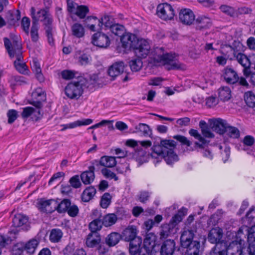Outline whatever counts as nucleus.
I'll list each match as a JSON object with an SVG mask.
<instances>
[{
    "label": "nucleus",
    "instance_id": "obj_34",
    "mask_svg": "<svg viewBox=\"0 0 255 255\" xmlns=\"http://www.w3.org/2000/svg\"><path fill=\"white\" fill-rule=\"evenodd\" d=\"M70 204L71 202L68 199H64L59 203H57L56 201V204L54 206V210H56L60 213H64L67 211Z\"/></svg>",
    "mask_w": 255,
    "mask_h": 255
},
{
    "label": "nucleus",
    "instance_id": "obj_52",
    "mask_svg": "<svg viewBox=\"0 0 255 255\" xmlns=\"http://www.w3.org/2000/svg\"><path fill=\"white\" fill-rule=\"evenodd\" d=\"M102 225L103 224L100 220L95 219L89 224V229L91 231V233H97V231L101 230Z\"/></svg>",
    "mask_w": 255,
    "mask_h": 255
},
{
    "label": "nucleus",
    "instance_id": "obj_2",
    "mask_svg": "<svg viewBox=\"0 0 255 255\" xmlns=\"http://www.w3.org/2000/svg\"><path fill=\"white\" fill-rule=\"evenodd\" d=\"M175 144H153L151 147L150 156L154 158H164L168 164L178 161V157L174 151Z\"/></svg>",
    "mask_w": 255,
    "mask_h": 255
},
{
    "label": "nucleus",
    "instance_id": "obj_53",
    "mask_svg": "<svg viewBox=\"0 0 255 255\" xmlns=\"http://www.w3.org/2000/svg\"><path fill=\"white\" fill-rule=\"evenodd\" d=\"M30 36L32 41L37 42L39 38L38 25L35 23H32L30 30Z\"/></svg>",
    "mask_w": 255,
    "mask_h": 255
},
{
    "label": "nucleus",
    "instance_id": "obj_20",
    "mask_svg": "<svg viewBox=\"0 0 255 255\" xmlns=\"http://www.w3.org/2000/svg\"><path fill=\"white\" fill-rule=\"evenodd\" d=\"M86 26L92 31H99L101 29L102 23L100 19L90 16L86 19Z\"/></svg>",
    "mask_w": 255,
    "mask_h": 255
},
{
    "label": "nucleus",
    "instance_id": "obj_54",
    "mask_svg": "<svg viewBox=\"0 0 255 255\" xmlns=\"http://www.w3.org/2000/svg\"><path fill=\"white\" fill-rule=\"evenodd\" d=\"M31 67L37 75V78L39 80L43 79L42 76L41 74V68L39 62L36 60L33 59L31 63Z\"/></svg>",
    "mask_w": 255,
    "mask_h": 255
},
{
    "label": "nucleus",
    "instance_id": "obj_12",
    "mask_svg": "<svg viewBox=\"0 0 255 255\" xmlns=\"http://www.w3.org/2000/svg\"><path fill=\"white\" fill-rule=\"evenodd\" d=\"M234 57L238 62L244 67V74L246 76H249L250 74V68L251 62L249 58L244 54L239 52L234 54Z\"/></svg>",
    "mask_w": 255,
    "mask_h": 255
},
{
    "label": "nucleus",
    "instance_id": "obj_33",
    "mask_svg": "<svg viewBox=\"0 0 255 255\" xmlns=\"http://www.w3.org/2000/svg\"><path fill=\"white\" fill-rule=\"evenodd\" d=\"M174 225L170 224H163L161 227L160 232V238L165 239L169 236L174 230Z\"/></svg>",
    "mask_w": 255,
    "mask_h": 255
},
{
    "label": "nucleus",
    "instance_id": "obj_63",
    "mask_svg": "<svg viewBox=\"0 0 255 255\" xmlns=\"http://www.w3.org/2000/svg\"><path fill=\"white\" fill-rule=\"evenodd\" d=\"M220 10L224 13L233 16L235 14V10L234 8L227 5H222L220 7Z\"/></svg>",
    "mask_w": 255,
    "mask_h": 255
},
{
    "label": "nucleus",
    "instance_id": "obj_43",
    "mask_svg": "<svg viewBox=\"0 0 255 255\" xmlns=\"http://www.w3.org/2000/svg\"><path fill=\"white\" fill-rule=\"evenodd\" d=\"M117 221V217L115 214H109L103 218L102 224L106 227L115 224Z\"/></svg>",
    "mask_w": 255,
    "mask_h": 255
},
{
    "label": "nucleus",
    "instance_id": "obj_38",
    "mask_svg": "<svg viewBox=\"0 0 255 255\" xmlns=\"http://www.w3.org/2000/svg\"><path fill=\"white\" fill-rule=\"evenodd\" d=\"M96 190L94 187H87L82 195V200L84 202L89 201L95 195Z\"/></svg>",
    "mask_w": 255,
    "mask_h": 255
},
{
    "label": "nucleus",
    "instance_id": "obj_40",
    "mask_svg": "<svg viewBox=\"0 0 255 255\" xmlns=\"http://www.w3.org/2000/svg\"><path fill=\"white\" fill-rule=\"evenodd\" d=\"M225 243H218L212 250L210 255H226Z\"/></svg>",
    "mask_w": 255,
    "mask_h": 255
},
{
    "label": "nucleus",
    "instance_id": "obj_19",
    "mask_svg": "<svg viewBox=\"0 0 255 255\" xmlns=\"http://www.w3.org/2000/svg\"><path fill=\"white\" fill-rule=\"evenodd\" d=\"M180 21L186 24H190L195 19V15L190 9H181L179 13Z\"/></svg>",
    "mask_w": 255,
    "mask_h": 255
},
{
    "label": "nucleus",
    "instance_id": "obj_49",
    "mask_svg": "<svg viewBox=\"0 0 255 255\" xmlns=\"http://www.w3.org/2000/svg\"><path fill=\"white\" fill-rule=\"evenodd\" d=\"M62 236L63 233L60 229H52L50 235V240L52 242H58L60 240Z\"/></svg>",
    "mask_w": 255,
    "mask_h": 255
},
{
    "label": "nucleus",
    "instance_id": "obj_7",
    "mask_svg": "<svg viewBox=\"0 0 255 255\" xmlns=\"http://www.w3.org/2000/svg\"><path fill=\"white\" fill-rule=\"evenodd\" d=\"M31 16L32 18V23L38 24V21H43L44 24L49 25L52 22V19L48 12L44 9H40L36 12L34 7L30 8Z\"/></svg>",
    "mask_w": 255,
    "mask_h": 255
},
{
    "label": "nucleus",
    "instance_id": "obj_28",
    "mask_svg": "<svg viewBox=\"0 0 255 255\" xmlns=\"http://www.w3.org/2000/svg\"><path fill=\"white\" fill-rule=\"evenodd\" d=\"M93 120L91 119H83L82 120H78L73 123L63 125V128L62 129V130H64L67 128H73L82 126L89 125L93 123Z\"/></svg>",
    "mask_w": 255,
    "mask_h": 255
},
{
    "label": "nucleus",
    "instance_id": "obj_64",
    "mask_svg": "<svg viewBox=\"0 0 255 255\" xmlns=\"http://www.w3.org/2000/svg\"><path fill=\"white\" fill-rule=\"evenodd\" d=\"M101 22L102 23V26L104 25L106 27L110 28L113 23L112 18L109 15H104L101 19Z\"/></svg>",
    "mask_w": 255,
    "mask_h": 255
},
{
    "label": "nucleus",
    "instance_id": "obj_26",
    "mask_svg": "<svg viewBox=\"0 0 255 255\" xmlns=\"http://www.w3.org/2000/svg\"><path fill=\"white\" fill-rule=\"evenodd\" d=\"M137 229L134 226H130L125 229L123 232V237L126 241L130 242L137 238Z\"/></svg>",
    "mask_w": 255,
    "mask_h": 255
},
{
    "label": "nucleus",
    "instance_id": "obj_46",
    "mask_svg": "<svg viewBox=\"0 0 255 255\" xmlns=\"http://www.w3.org/2000/svg\"><path fill=\"white\" fill-rule=\"evenodd\" d=\"M244 100L247 105L250 107H255V95L251 92L248 91L245 93Z\"/></svg>",
    "mask_w": 255,
    "mask_h": 255
},
{
    "label": "nucleus",
    "instance_id": "obj_58",
    "mask_svg": "<svg viewBox=\"0 0 255 255\" xmlns=\"http://www.w3.org/2000/svg\"><path fill=\"white\" fill-rule=\"evenodd\" d=\"M20 18V13L18 11L12 13H9L8 15V20L10 24H15Z\"/></svg>",
    "mask_w": 255,
    "mask_h": 255
},
{
    "label": "nucleus",
    "instance_id": "obj_1",
    "mask_svg": "<svg viewBox=\"0 0 255 255\" xmlns=\"http://www.w3.org/2000/svg\"><path fill=\"white\" fill-rule=\"evenodd\" d=\"M4 44L9 56L11 58H16V60L14 62V65L16 69L21 74H27V66L22 60V56L21 45L17 42H13L11 44L9 40L7 38H4Z\"/></svg>",
    "mask_w": 255,
    "mask_h": 255
},
{
    "label": "nucleus",
    "instance_id": "obj_22",
    "mask_svg": "<svg viewBox=\"0 0 255 255\" xmlns=\"http://www.w3.org/2000/svg\"><path fill=\"white\" fill-rule=\"evenodd\" d=\"M175 245V242L172 240L165 241L161 248V255H172L174 252Z\"/></svg>",
    "mask_w": 255,
    "mask_h": 255
},
{
    "label": "nucleus",
    "instance_id": "obj_44",
    "mask_svg": "<svg viewBox=\"0 0 255 255\" xmlns=\"http://www.w3.org/2000/svg\"><path fill=\"white\" fill-rule=\"evenodd\" d=\"M156 237L153 234H147L145 239L144 240V246L145 248H153L155 245Z\"/></svg>",
    "mask_w": 255,
    "mask_h": 255
},
{
    "label": "nucleus",
    "instance_id": "obj_10",
    "mask_svg": "<svg viewBox=\"0 0 255 255\" xmlns=\"http://www.w3.org/2000/svg\"><path fill=\"white\" fill-rule=\"evenodd\" d=\"M111 38L107 34L98 32L92 36V43L101 48H107L111 44Z\"/></svg>",
    "mask_w": 255,
    "mask_h": 255
},
{
    "label": "nucleus",
    "instance_id": "obj_41",
    "mask_svg": "<svg viewBox=\"0 0 255 255\" xmlns=\"http://www.w3.org/2000/svg\"><path fill=\"white\" fill-rule=\"evenodd\" d=\"M136 132H141L145 136L151 137L152 130L149 126L145 124L140 123L135 126Z\"/></svg>",
    "mask_w": 255,
    "mask_h": 255
},
{
    "label": "nucleus",
    "instance_id": "obj_5",
    "mask_svg": "<svg viewBox=\"0 0 255 255\" xmlns=\"http://www.w3.org/2000/svg\"><path fill=\"white\" fill-rule=\"evenodd\" d=\"M243 234V230L240 228L236 234V239L233 241L226 249V255H243L244 241L242 240L241 235Z\"/></svg>",
    "mask_w": 255,
    "mask_h": 255
},
{
    "label": "nucleus",
    "instance_id": "obj_61",
    "mask_svg": "<svg viewBox=\"0 0 255 255\" xmlns=\"http://www.w3.org/2000/svg\"><path fill=\"white\" fill-rule=\"evenodd\" d=\"M75 75L76 73L74 71L69 70H63L61 73L62 78L66 80L73 78Z\"/></svg>",
    "mask_w": 255,
    "mask_h": 255
},
{
    "label": "nucleus",
    "instance_id": "obj_51",
    "mask_svg": "<svg viewBox=\"0 0 255 255\" xmlns=\"http://www.w3.org/2000/svg\"><path fill=\"white\" fill-rule=\"evenodd\" d=\"M89 12V8L85 5H78L76 10L73 12L80 18H84Z\"/></svg>",
    "mask_w": 255,
    "mask_h": 255
},
{
    "label": "nucleus",
    "instance_id": "obj_21",
    "mask_svg": "<svg viewBox=\"0 0 255 255\" xmlns=\"http://www.w3.org/2000/svg\"><path fill=\"white\" fill-rule=\"evenodd\" d=\"M56 204V201L53 199L44 200L40 199L38 201V208L43 212H50L54 211V206Z\"/></svg>",
    "mask_w": 255,
    "mask_h": 255
},
{
    "label": "nucleus",
    "instance_id": "obj_16",
    "mask_svg": "<svg viewBox=\"0 0 255 255\" xmlns=\"http://www.w3.org/2000/svg\"><path fill=\"white\" fill-rule=\"evenodd\" d=\"M138 39L136 36L131 33H127L121 38L123 46L126 49H134Z\"/></svg>",
    "mask_w": 255,
    "mask_h": 255
},
{
    "label": "nucleus",
    "instance_id": "obj_30",
    "mask_svg": "<svg viewBox=\"0 0 255 255\" xmlns=\"http://www.w3.org/2000/svg\"><path fill=\"white\" fill-rule=\"evenodd\" d=\"M121 239V235L117 232H113L109 234L106 238V243L109 247L116 245Z\"/></svg>",
    "mask_w": 255,
    "mask_h": 255
},
{
    "label": "nucleus",
    "instance_id": "obj_39",
    "mask_svg": "<svg viewBox=\"0 0 255 255\" xmlns=\"http://www.w3.org/2000/svg\"><path fill=\"white\" fill-rule=\"evenodd\" d=\"M219 98L223 101H228L231 98V91L228 87H223L218 90Z\"/></svg>",
    "mask_w": 255,
    "mask_h": 255
},
{
    "label": "nucleus",
    "instance_id": "obj_55",
    "mask_svg": "<svg viewBox=\"0 0 255 255\" xmlns=\"http://www.w3.org/2000/svg\"><path fill=\"white\" fill-rule=\"evenodd\" d=\"M112 197L108 193H105L102 197L100 204L103 208H107L111 203Z\"/></svg>",
    "mask_w": 255,
    "mask_h": 255
},
{
    "label": "nucleus",
    "instance_id": "obj_47",
    "mask_svg": "<svg viewBox=\"0 0 255 255\" xmlns=\"http://www.w3.org/2000/svg\"><path fill=\"white\" fill-rule=\"evenodd\" d=\"M197 27L199 29L205 28L211 25V20L207 17H200L196 20Z\"/></svg>",
    "mask_w": 255,
    "mask_h": 255
},
{
    "label": "nucleus",
    "instance_id": "obj_15",
    "mask_svg": "<svg viewBox=\"0 0 255 255\" xmlns=\"http://www.w3.org/2000/svg\"><path fill=\"white\" fill-rule=\"evenodd\" d=\"M33 101L30 104L33 105L35 107L41 108L42 106V102L46 99V94L40 88H36L31 94Z\"/></svg>",
    "mask_w": 255,
    "mask_h": 255
},
{
    "label": "nucleus",
    "instance_id": "obj_23",
    "mask_svg": "<svg viewBox=\"0 0 255 255\" xmlns=\"http://www.w3.org/2000/svg\"><path fill=\"white\" fill-rule=\"evenodd\" d=\"M193 233L191 230H185L182 234L180 238L181 244L183 248L189 247L193 242L192 241L193 238Z\"/></svg>",
    "mask_w": 255,
    "mask_h": 255
},
{
    "label": "nucleus",
    "instance_id": "obj_62",
    "mask_svg": "<svg viewBox=\"0 0 255 255\" xmlns=\"http://www.w3.org/2000/svg\"><path fill=\"white\" fill-rule=\"evenodd\" d=\"M8 117V123L9 124L13 123L18 117V113L14 110H10L7 113Z\"/></svg>",
    "mask_w": 255,
    "mask_h": 255
},
{
    "label": "nucleus",
    "instance_id": "obj_3",
    "mask_svg": "<svg viewBox=\"0 0 255 255\" xmlns=\"http://www.w3.org/2000/svg\"><path fill=\"white\" fill-rule=\"evenodd\" d=\"M151 54L155 61L166 65L168 70L184 69V66L176 61L172 54H164L162 48H156Z\"/></svg>",
    "mask_w": 255,
    "mask_h": 255
},
{
    "label": "nucleus",
    "instance_id": "obj_42",
    "mask_svg": "<svg viewBox=\"0 0 255 255\" xmlns=\"http://www.w3.org/2000/svg\"><path fill=\"white\" fill-rule=\"evenodd\" d=\"M200 243L199 242H193L190 246L187 247L185 255H198L199 252Z\"/></svg>",
    "mask_w": 255,
    "mask_h": 255
},
{
    "label": "nucleus",
    "instance_id": "obj_13",
    "mask_svg": "<svg viewBox=\"0 0 255 255\" xmlns=\"http://www.w3.org/2000/svg\"><path fill=\"white\" fill-rule=\"evenodd\" d=\"M125 65L123 61H117L109 67L108 73L113 80L122 74L124 71Z\"/></svg>",
    "mask_w": 255,
    "mask_h": 255
},
{
    "label": "nucleus",
    "instance_id": "obj_36",
    "mask_svg": "<svg viewBox=\"0 0 255 255\" xmlns=\"http://www.w3.org/2000/svg\"><path fill=\"white\" fill-rule=\"evenodd\" d=\"M28 221L27 217L21 214H15L12 219V225L19 227L26 224Z\"/></svg>",
    "mask_w": 255,
    "mask_h": 255
},
{
    "label": "nucleus",
    "instance_id": "obj_11",
    "mask_svg": "<svg viewBox=\"0 0 255 255\" xmlns=\"http://www.w3.org/2000/svg\"><path fill=\"white\" fill-rule=\"evenodd\" d=\"M181 148L184 151H191L196 149L199 151L203 152L204 156L210 159L212 158V155L209 150L208 144H180Z\"/></svg>",
    "mask_w": 255,
    "mask_h": 255
},
{
    "label": "nucleus",
    "instance_id": "obj_45",
    "mask_svg": "<svg viewBox=\"0 0 255 255\" xmlns=\"http://www.w3.org/2000/svg\"><path fill=\"white\" fill-rule=\"evenodd\" d=\"M113 120H103L100 122L91 126L88 129H95L107 125L108 126L109 129L113 130L114 129V127L113 125Z\"/></svg>",
    "mask_w": 255,
    "mask_h": 255
},
{
    "label": "nucleus",
    "instance_id": "obj_29",
    "mask_svg": "<svg viewBox=\"0 0 255 255\" xmlns=\"http://www.w3.org/2000/svg\"><path fill=\"white\" fill-rule=\"evenodd\" d=\"M248 242L249 243L248 252H255V225L248 230Z\"/></svg>",
    "mask_w": 255,
    "mask_h": 255
},
{
    "label": "nucleus",
    "instance_id": "obj_32",
    "mask_svg": "<svg viewBox=\"0 0 255 255\" xmlns=\"http://www.w3.org/2000/svg\"><path fill=\"white\" fill-rule=\"evenodd\" d=\"M39 241L35 239H32L26 243L24 245H23L24 250L27 252V253L30 254H33L38 244Z\"/></svg>",
    "mask_w": 255,
    "mask_h": 255
},
{
    "label": "nucleus",
    "instance_id": "obj_57",
    "mask_svg": "<svg viewBox=\"0 0 255 255\" xmlns=\"http://www.w3.org/2000/svg\"><path fill=\"white\" fill-rule=\"evenodd\" d=\"M101 172L102 174L108 179H114L115 181L118 180V177L117 176L116 174L110 169H107V168H104L102 169L101 170Z\"/></svg>",
    "mask_w": 255,
    "mask_h": 255
},
{
    "label": "nucleus",
    "instance_id": "obj_9",
    "mask_svg": "<svg viewBox=\"0 0 255 255\" xmlns=\"http://www.w3.org/2000/svg\"><path fill=\"white\" fill-rule=\"evenodd\" d=\"M136 55L140 58H145L150 53V45L145 39L138 40L134 49Z\"/></svg>",
    "mask_w": 255,
    "mask_h": 255
},
{
    "label": "nucleus",
    "instance_id": "obj_4",
    "mask_svg": "<svg viewBox=\"0 0 255 255\" xmlns=\"http://www.w3.org/2000/svg\"><path fill=\"white\" fill-rule=\"evenodd\" d=\"M86 87H89V85H87V80L80 77L77 80L70 82L66 86L65 93L71 99H78L83 94V89Z\"/></svg>",
    "mask_w": 255,
    "mask_h": 255
},
{
    "label": "nucleus",
    "instance_id": "obj_60",
    "mask_svg": "<svg viewBox=\"0 0 255 255\" xmlns=\"http://www.w3.org/2000/svg\"><path fill=\"white\" fill-rule=\"evenodd\" d=\"M218 145V148L222 150V149H224V152H222V154H225V158L223 157V159L224 160V162H225L226 161L228 160V159L229 157L230 156V147L228 146L227 144H223V145L221 144H216Z\"/></svg>",
    "mask_w": 255,
    "mask_h": 255
},
{
    "label": "nucleus",
    "instance_id": "obj_35",
    "mask_svg": "<svg viewBox=\"0 0 255 255\" xmlns=\"http://www.w3.org/2000/svg\"><path fill=\"white\" fill-rule=\"evenodd\" d=\"M72 34L77 38L82 37L85 34V29L82 24L76 23L71 27Z\"/></svg>",
    "mask_w": 255,
    "mask_h": 255
},
{
    "label": "nucleus",
    "instance_id": "obj_31",
    "mask_svg": "<svg viewBox=\"0 0 255 255\" xmlns=\"http://www.w3.org/2000/svg\"><path fill=\"white\" fill-rule=\"evenodd\" d=\"M100 164L103 166L111 168L116 165L117 161L113 156H104L101 158Z\"/></svg>",
    "mask_w": 255,
    "mask_h": 255
},
{
    "label": "nucleus",
    "instance_id": "obj_6",
    "mask_svg": "<svg viewBox=\"0 0 255 255\" xmlns=\"http://www.w3.org/2000/svg\"><path fill=\"white\" fill-rule=\"evenodd\" d=\"M156 13L158 16L164 20H171L175 15V11L172 6L167 3L158 4L157 7Z\"/></svg>",
    "mask_w": 255,
    "mask_h": 255
},
{
    "label": "nucleus",
    "instance_id": "obj_50",
    "mask_svg": "<svg viewBox=\"0 0 255 255\" xmlns=\"http://www.w3.org/2000/svg\"><path fill=\"white\" fill-rule=\"evenodd\" d=\"M129 66L132 71L137 72L142 68V62L140 59L137 58L129 62Z\"/></svg>",
    "mask_w": 255,
    "mask_h": 255
},
{
    "label": "nucleus",
    "instance_id": "obj_37",
    "mask_svg": "<svg viewBox=\"0 0 255 255\" xmlns=\"http://www.w3.org/2000/svg\"><path fill=\"white\" fill-rule=\"evenodd\" d=\"M199 127L201 129L203 136L207 138H212L214 137V133L211 132L206 123L204 121L199 122Z\"/></svg>",
    "mask_w": 255,
    "mask_h": 255
},
{
    "label": "nucleus",
    "instance_id": "obj_14",
    "mask_svg": "<svg viewBox=\"0 0 255 255\" xmlns=\"http://www.w3.org/2000/svg\"><path fill=\"white\" fill-rule=\"evenodd\" d=\"M41 108H33L31 107H27L23 109L21 114V117L23 119H27L30 117L33 120L37 121L41 117L40 111Z\"/></svg>",
    "mask_w": 255,
    "mask_h": 255
},
{
    "label": "nucleus",
    "instance_id": "obj_24",
    "mask_svg": "<svg viewBox=\"0 0 255 255\" xmlns=\"http://www.w3.org/2000/svg\"><path fill=\"white\" fill-rule=\"evenodd\" d=\"M95 167L93 166H90L89 170L83 172L81 175V178L84 184H89L91 183L94 180Z\"/></svg>",
    "mask_w": 255,
    "mask_h": 255
},
{
    "label": "nucleus",
    "instance_id": "obj_27",
    "mask_svg": "<svg viewBox=\"0 0 255 255\" xmlns=\"http://www.w3.org/2000/svg\"><path fill=\"white\" fill-rule=\"evenodd\" d=\"M222 237V230L219 228L212 229L208 235V240L212 244L217 243Z\"/></svg>",
    "mask_w": 255,
    "mask_h": 255
},
{
    "label": "nucleus",
    "instance_id": "obj_18",
    "mask_svg": "<svg viewBox=\"0 0 255 255\" xmlns=\"http://www.w3.org/2000/svg\"><path fill=\"white\" fill-rule=\"evenodd\" d=\"M227 126L226 121L220 119L213 120L211 123V128L220 134L225 133Z\"/></svg>",
    "mask_w": 255,
    "mask_h": 255
},
{
    "label": "nucleus",
    "instance_id": "obj_56",
    "mask_svg": "<svg viewBox=\"0 0 255 255\" xmlns=\"http://www.w3.org/2000/svg\"><path fill=\"white\" fill-rule=\"evenodd\" d=\"M110 29L111 32L116 35H121L124 31V27L117 23H113Z\"/></svg>",
    "mask_w": 255,
    "mask_h": 255
},
{
    "label": "nucleus",
    "instance_id": "obj_8",
    "mask_svg": "<svg viewBox=\"0 0 255 255\" xmlns=\"http://www.w3.org/2000/svg\"><path fill=\"white\" fill-rule=\"evenodd\" d=\"M129 147L134 150L133 156L136 160L139 162H144L146 160V150L149 149L151 144H128Z\"/></svg>",
    "mask_w": 255,
    "mask_h": 255
},
{
    "label": "nucleus",
    "instance_id": "obj_17",
    "mask_svg": "<svg viewBox=\"0 0 255 255\" xmlns=\"http://www.w3.org/2000/svg\"><path fill=\"white\" fill-rule=\"evenodd\" d=\"M223 76L225 81L230 84H234L238 82L239 80V76L236 71L229 67L224 69Z\"/></svg>",
    "mask_w": 255,
    "mask_h": 255
},
{
    "label": "nucleus",
    "instance_id": "obj_48",
    "mask_svg": "<svg viewBox=\"0 0 255 255\" xmlns=\"http://www.w3.org/2000/svg\"><path fill=\"white\" fill-rule=\"evenodd\" d=\"M225 134L228 135L230 138H237L240 136V131L235 127L227 126Z\"/></svg>",
    "mask_w": 255,
    "mask_h": 255
},
{
    "label": "nucleus",
    "instance_id": "obj_25",
    "mask_svg": "<svg viewBox=\"0 0 255 255\" xmlns=\"http://www.w3.org/2000/svg\"><path fill=\"white\" fill-rule=\"evenodd\" d=\"M101 240L100 236L97 233H91L87 236L86 244L88 247L94 248L99 245Z\"/></svg>",
    "mask_w": 255,
    "mask_h": 255
},
{
    "label": "nucleus",
    "instance_id": "obj_59",
    "mask_svg": "<svg viewBox=\"0 0 255 255\" xmlns=\"http://www.w3.org/2000/svg\"><path fill=\"white\" fill-rule=\"evenodd\" d=\"M150 193L147 191H141L137 195V199L139 201L144 203L149 200Z\"/></svg>",
    "mask_w": 255,
    "mask_h": 255
}]
</instances>
